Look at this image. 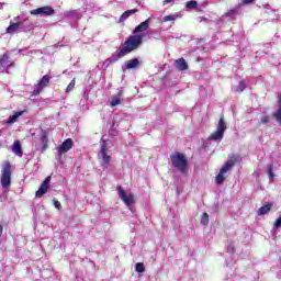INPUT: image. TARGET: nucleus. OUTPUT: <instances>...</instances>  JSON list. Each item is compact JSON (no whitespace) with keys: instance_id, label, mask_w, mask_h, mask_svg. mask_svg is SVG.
Segmentation results:
<instances>
[{"instance_id":"nucleus-38","label":"nucleus","mask_w":281,"mask_h":281,"mask_svg":"<svg viewBox=\"0 0 281 281\" xmlns=\"http://www.w3.org/2000/svg\"><path fill=\"white\" fill-rule=\"evenodd\" d=\"M10 67H14V63L9 64L8 69H10Z\"/></svg>"},{"instance_id":"nucleus-32","label":"nucleus","mask_w":281,"mask_h":281,"mask_svg":"<svg viewBox=\"0 0 281 281\" xmlns=\"http://www.w3.org/2000/svg\"><path fill=\"white\" fill-rule=\"evenodd\" d=\"M274 227L278 229L281 227V215L276 220Z\"/></svg>"},{"instance_id":"nucleus-7","label":"nucleus","mask_w":281,"mask_h":281,"mask_svg":"<svg viewBox=\"0 0 281 281\" xmlns=\"http://www.w3.org/2000/svg\"><path fill=\"white\" fill-rule=\"evenodd\" d=\"M52 182V176H48L45 178V180L42 182L38 190L35 192L36 199H41L44 196V194H47V190H49V183Z\"/></svg>"},{"instance_id":"nucleus-4","label":"nucleus","mask_w":281,"mask_h":281,"mask_svg":"<svg viewBox=\"0 0 281 281\" xmlns=\"http://www.w3.org/2000/svg\"><path fill=\"white\" fill-rule=\"evenodd\" d=\"M227 131V123L225 122V116L222 115L217 123L216 130L209 136V142H221L225 136V132Z\"/></svg>"},{"instance_id":"nucleus-11","label":"nucleus","mask_w":281,"mask_h":281,"mask_svg":"<svg viewBox=\"0 0 281 281\" xmlns=\"http://www.w3.org/2000/svg\"><path fill=\"white\" fill-rule=\"evenodd\" d=\"M71 148H74V139L67 138L58 147V153H59V155H65V153H69V150H71Z\"/></svg>"},{"instance_id":"nucleus-23","label":"nucleus","mask_w":281,"mask_h":281,"mask_svg":"<svg viewBox=\"0 0 281 281\" xmlns=\"http://www.w3.org/2000/svg\"><path fill=\"white\" fill-rule=\"evenodd\" d=\"M146 271V267L144 266L143 262H138L135 265V272L136 273H144Z\"/></svg>"},{"instance_id":"nucleus-33","label":"nucleus","mask_w":281,"mask_h":281,"mask_svg":"<svg viewBox=\"0 0 281 281\" xmlns=\"http://www.w3.org/2000/svg\"><path fill=\"white\" fill-rule=\"evenodd\" d=\"M54 206L56 207V210H61L63 205L60 204V202L58 200H54Z\"/></svg>"},{"instance_id":"nucleus-39","label":"nucleus","mask_w":281,"mask_h":281,"mask_svg":"<svg viewBox=\"0 0 281 281\" xmlns=\"http://www.w3.org/2000/svg\"><path fill=\"white\" fill-rule=\"evenodd\" d=\"M279 106H281V94L279 95Z\"/></svg>"},{"instance_id":"nucleus-15","label":"nucleus","mask_w":281,"mask_h":281,"mask_svg":"<svg viewBox=\"0 0 281 281\" xmlns=\"http://www.w3.org/2000/svg\"><path fill=\"white\" fill-rule=\"evenodd\" d=\"M273 207V204H265L263 206L259 207L257 211L258 216H265V214H269L271 212V209Z\"/></svg>"},{"instance_id":"nucleus-25","label":"nucleus","mask_w":281,"mask_h":281,"mask_svg":"<svg viewBox=\"0 0 281 281\" xmlns=\"http://www.w3.org/2000/svg\"><path fill=\"white\" fill-rule=\"evenodd\" d=\"M209 223H210V215L204 212L201 216V225H209Z\"/></svg>"},{"instance_id":"nucleus-27","label":"nucleus","mask_w":281,"mask_h":281,"mask_svg":"<svg viewBox=\"0 0 281 281\" xmlns=\"http://www.w3.org/2000/svg\"><path fill=\"white\" fill-rule=\"evenodd\" d=\"M74 87H76V78H74L66 88V93H70V91H74Z\"/></svg>"},{"instance_id":"nucleus-12","label":"nucleus","mask_w":281,"mask_h":281,"mask_svg":"<svg viewBox=\"0 0 281 281\" xmlns=\"http://www.w3.org/2000/svg\"><path fill=\"white\" fill-rule=\"evenodd\" d=\"M100 155L103 159L102 169L106 170V168H109V165L111 164V156H109L105 145L100 148Z\"/></svg>"},{"instance_id":"nucleus-28","label":"nucleus","mask_w":281,"mask_h":281,"mask_svg":"<svg viewBox=\"0 0 281 281\" xmlns=\"http://www.w3.org/2000/svg\"><path fill=\"white\" fill-rule=\"evenodd\" d=\"M238 14V8L231 9L228 12L225 13V16H236Z\"/></svg>"},{"instance_id":"nucleus-36","label":"nucleus","mask_w":281,"mask_h":281,"mask_svg":"<svg viewBox=\"0 0 281 281\" xmlns=\"http://www.w3.org/2000/svg\"><path fill=\"white\" fill-rule=\"evenodd\" d=\"M172 1H175V0H165L164 5H168V3H172Z\"/></svg>"},{"instance_id":"nucleus-10","label":"nucleus","mask_w":281,"mask_h":281,"mask_svg":"<svg viewBox=\"0 0 281 281\" xmlns=\"http://www.w3.org/2000/svg\"><path fill=\"white\" fill-rule=\"evenodd\" d=\"M40 144L42 146V153H45L49 148V132L41 130L40 132Z\"/></svg>"},{"instance_id":"nucleus-6","label":"nucleus","mask_w":281,"mask_h":281,"mask_svg":"<svg viewBox=\"0 0 281 281\" xmlns=\"http://www.w3.org/2000/svg\"><path fill=\"white\" fill-rule=\"evenodd\" d=\"M49 80H52V77L49 75H44L38 83L34 86L32 95H41L43 89H45V87H49Z\"/></svg>"},{"instance_id":"nucleus-18","label":"nucleus","mask_w":281,"mask_h":281,"mask_svg":"<svg viewBox=\"0 0 281 281\" xmlns=\"http://www.w3.org/2000/svg\"><path fill=\"white\" fill-rule=\"evenodd\" d=\"M21 115H23V111L15 112L13 115L9 116L7 124H14Z\"/></svg>"},{"instance_id":"nucleus-14","label":"nucleus","mask_w":281,"mask_h":281,"mask_svg":"<svg viewBox=\"0 0 281 281\" xmlns=\"http://www.w3.org/2000/svg\"><path fill=\"white\" fill-rule=\"evenodd\" d=\"M12 153L18 157H23V147L21 146V142L15 140L12 145Z\"/></svg>"},{"instance_id":"nucleus-8","label":"nucleus","mask_w":281,"mask_h":281,"mask_svg":"<svg viewBox=\"0 0 281 281\" xmlns=\"http://www.w3.org/2000/svg\"><path fill=\"white\" fill-rule=\"evenodd\" d=\"M31 14L33 16H38V14H44L46 16H52V15L56 14V11L54 10V8H52L49 5H45V7L32 10Z\"/></svg>"},{"instance_id":"nucleus-20","label":"nucleus","mask_w":281,"mask_h":281,"mask_svg":"<svg viewBox=\"0 0 281 281\" xmlns=\"http://www.w3.org/2000/svg\"><path fill=\"white\" fill-rule=\"evenodd\" d=\"M139 65V59L133 58L125 64L126 69H135Z\"/></svg>"},{"instance_id":"nucleus-34","label":"nucleus","mask_w":281,"mask_h":281,"mask_svg":"<svg viewBox=\"0 0 281 281\" xmlns=\"http://www.w3.org/2000/svg\"><path fill=\"white\" fill-rule=\"evenodd\" d=\"M241 3H243L244 5H249V4H251V3H256V0H241Z\"/></svg>"},{"instance_id":"nucleus-35","label":"nucleus","mask_w":281,"mask_h":281,"mask_svg":"<svg viewBox=\"0 0 281 281\" xmlns=\"http://www.w3.org/2000/svg\"><path fill=\"white\" fill-rule=\"evenodd\" d=\"M74 14H76V11H67V12H66V16H71V15H74Z\"/></svg>"},{"instance_id":"nucleus-17","label":"nucleus","mask_w":281,"mask_h":281,"mask_svg":"<svg viewBox=\"0 0 281 281\" xmlns=\"http://www.w3.org/2000/svg\"><path fill=\"white\" fill-rule=\"evenodd\" d=\"M117 104H122V92L112 97V100L110 102V106H117Z\"/></svg>"},{"instance_id":"nucleus-19","label":"nucleus","mask_w":281,"mask_h":281,"mask_svg":"<svg viewBox=\"0 0 281 281\" xmlns=\"http://www.w3.org/2000/svg\"><path fill=\"white\" fill-rule=\"evenodd\" d=\"M21 25H23V23H21V22L11 23L9 25V27L7 29V33L12 34V33L16 32V30H19V27H21Z\"/></svg>"},{"instance_id":"nucleus-29","label":"nucleus","mask_w":281,"mask_h":281,"mask_svg":"<svg viewBox=\"0 0 281 281\" xmlns=\"http://www.w3.org/2000/svg\"><path fill=\"white\" fill-rule=\"evenodd\" d=\"M268 177H269L270 181H273V177H274L273 165H269V167H268Z\"/></svg>"},{"instance_id":"nucleus-13","label":"nucleus","mask_w":281,"mask_h":281,"mask_svg":"<svg viewBox=\"0 0 281 281\" xmlns=\"http://www.w3.org/2000/svg\"><path fill=\"white\" fill-rule=\"evenodd\" d=\"M175 67L177 71H186L189 69L188 61H186V58H179L175 61Z\"/></svg>"},{"instance_id":"nucleus-30","label":"nucleus","mask_w":281,"mask_h":281,"mask_svg":"<svg viewBox=\"0 0 281 281\" xmlns=\"http://www.w3.org/2000/svg\"><path fill=\"white\" fill-rule=\"evenodd\" d=\"M177 19V15H166L162 18V21L165 23H168V21H175Z\"/></svg>"},{"instance_id":"nucleus-37","label":"nucleus","mask_w":281,"mask_h":281,"mask_svg":"<svg viewBox=\"0 0 281 281\" xmlns=\"http://www.w3.org/2000/svg\"><path fill=\"white\" fill-rule=\"evenodd\" d=\"M3 236V225L0 224V237Z\"/></svg>"},{"instance_id":"nucleus-31","label":"nucleus","mask_w":281,"mask_h":281,"mask_svg":"<svg viewBox=\"0 0 281 281\" xmlns=\"http://www.w3.org/2000/svg\"><path fill=\"white\" fill-rule=\"evenodd\" d=\"M269 122H271V117L270 116H262L261 117V124H269Z\"/></svg>"},{"instance_id":"nucleus-26","label":"nucleus","mask_w":281,"mask_h":281,"mask_svg":"<svg viewBox=\"0 0 281 281\" xmlns=\"http://www.w3.org/2000/svg\"><path fill=\"white\" fill-rule=\"evenodd\" d=\"M272 117H274V120L281 124V106H279V109L272 113Z\"/></svg>"},{"instance_id":"nucleus-22","label":"nucleus","mask_w":281,"mask_h":281,"mask_svg":"<svg viewBox=\"0 0 281 281\" xmlns=\"http://www.w3.org/2000/svg\"><path fill=\"white\" fill-rule=\"evenodd\" d=\"M186 8H189L190 10H196L199 8V2H196V0L188 1Z\"/></svg>"},{"instance_id":"nucleus-2","label":"nucleus","mask_w":281,"mask_h":281,"mask_svg":"<svg viewBox=\"0 0 281 281\" xmlns=\"http://www.w3.org/2000/svg\"><path fill=\"white\" fill-rule=\"evenodd\" d=\"M170 159L171 166H173V168H177L181 172V175H186V172H188V158L184 154L176 151L170 155Z\"/></svg>"},{"instance_id":"nucleus-9","label":"nucleus","mask_w":281,"mask_h":281,"mask_svg":"<svg viewBox=\"0 0 281 281\" xmlns=\"http://www.w3.org/2000/svg\"><path fill=\"white\" fill-rule=\"evenodd\" d=\"M116 189H117L120 199L123 201V203H125V205L130 206L135 203L133 194H126V191L122 189V186H117Z\"/></svg>"},{"instance_id":"nucleus-24","label":"nucleus","mask_w":281,"mask_h":281,"mask_svg":"<svg viewBox=\"0 0 281 281\" xmlns=\"http://www.w3.org/2000/svg\"><path fill=\"white\" fill-rule=\"evenodd\" d=\"M7 60H10V55L8 53H4L0 58V69H3V65H5Z\"/></svg>"},{"instance_id":"nucleus-3","label":"nucleus","mask_w":281,"mask_h":281,"mask_svg":"<svg viewBox=\"0 0 281 281\" xmlns=\"http://www.w3.org/2000/svg\"><path fill=\"white\" fill-rule=\"evenodd\" d=\"M240 156L238 155H232L229 159L225 162V165L221 168L218 175L216 176V184L221 186L225 182V172H227L229 169L234 168L236 166L237 161H239Z\"/></svg>"},{"instance_id":"nucleus-21","label":"nucleus","mask_w":281,"mask_h":281,"mask_svg":"<svg viewBox=\"0 0 281 281\" xmlns=\"http://www.w3.org/2000/svg\"><path fill=\"white\" fill-rule=\"evenodd\" d=\"M247 89V83H245V80L239 81L237 88H236V93H243Z\"/></svg>"},{"instance_id":"nucleus-5","label":"nucleus","mask_w":281,"mask_h":281,"mask_svg":"<svg viewBox=\"0 0 281 281\" xmlns=\"http://www.w3.org/2000/svg\"><path fill=\"white\" fill-rule=\"evenodd\" d=\"M1 186L4 189L12 186V165L10 160L4 161L2 165Z\"/></svg>"},{"instance_id":"nucleus-16","label":"nucleus","mask_w":281,"mask_h":281,"mask_svg":"<svg viewBox=\"0 0 281 281\" xmlns=\"http://www.w3.org/2000/svg\"><path fill=\"white\" fill-rule=\"evenodd\" d=\"M136 12H139V10L137 9H132V10H127L125 11L119 19L120 23L126 21V19H128V16H131L132 14H136Z\"/></svg>"},{"instance_id":"nucleus-1","label":"nucleus","mask_w":281,"mask_h":281,"mask_svg":"<svg viewBox=\"0 0 281 281\" xmlns=\"http://www.w3.org/2000/svg\"><path fill=\"white\" fill-rule=\"evenodd\" d=\"M150 23V19H147L146 21L142 22L134 29V34L130 36L125 41V46L116 54L117 58H124V56H128L131 52H135V49H139L142 46V43H144V35H139L140 32H146L148 30V25Z\"/></svg>"}]
</instances>
